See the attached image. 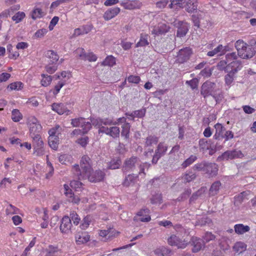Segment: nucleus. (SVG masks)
Listing matches in <instances>:
<instances>
[{"instance_id": "nucleus-35", "label": "nucleus", "mask_w": 256, "mask_h": 256, "mask_svg": "<svg viewBox=\"0 0 256 256\" xmlns=\"http://www.w3.org/2000/svg\"><path fill=\"white\" fill-rule=\"evenodd\" d=\"M214 69V67L210 68L209 66H206L200 71L198 76L206 78H209L212 76Z\"/></svg>"}, {"instance_id": "nucleus-41", "label": "nucleus", "mask_w": 256, "mask_h": 256, "mask_svg": "<svg viewBox=\"0 0 256 256\" xmlns=\"http://www.w3.org/2000/svg\"><path fill=\"white\" fill-rule=\"evenodd\" d=\"M6 50L10 54L8 56V58L10 59L16 60L19 56V53L18 52L15 51L14 52H13L12 46L11 44H8L7 45Z\"/></svg>"}, {"instance_id": "nucleus-64", "label": "nucleus", "mask_w": 256, "mask_h": 256, "mask_svg": "<svg viewBox=\"0 0 256 256\" xmlns=\"http://www.w3.org/2000/svg\"><path fill=\"white\" fill-rule=\"evenodd\" d=\"M58 247H54L52 245L49 246L46 256H54V254L58 252Z\"/></svg>"}, {"instance_id": "nucleus-56", "label": "nucleus", "mask_w": 256, "mask_h": 256, "mask_svg": "<svg viewBox=\"0 0 256 256\" xmlns=\"http://www.w3.org/2000/svg\"><path fill=\"white\" fill-rule=\"evenodd\" d=\"M69 218H70L71 221H73L74 224L78 225L80 220V218L76 212L72 211L70 212Z\"/></svg>"}, {"instance_id": "nucleus-42", "label": "nucleus", "mask_w": 256, "mask_h": 256, "mask_svg": "<svg viewBox=\"0 0 256 256\" xmlns=\"http://www.w3.org/2000/svg\"><path fill=\"white\" fill-rule=\"evenodd\" d=\"M197 156L194 155H191L188 158H186L182 164V168H186L192 164L194 162L197 160Z\"/></svg>"}, {"instance_id": "nucleus-13", "label": "nucleus", "mask_w": 256, "mask_h": 256, "mask_svg": "<svg viewBox=\"0 0 256 256\" xmlns=\"http://www.w3.org/2000/svg\"><path fill=\"white\" fill-rule=\"evenodd\" d=\"M242 62L240 60H238L237 58L234 60H232L227 64L226 70L233 72L236 74L238 70H240L242 68Z\"/></svg>"}, {"instance_id": "nucleus-44", "label": "nucleus", "mask_w": 256, "mask_h": 256, "mask_svg": "<svg viewBox=\"0 0 256 256\" xmlns=\"http://www.w3.org/2000/svg\"><path fill=\"white\" fill-rule=\"evenodd\" d=\"M120 130L118 126H112L110 128L109 136L113 138H117L120 136Z\"/></svg>"}, {"instance_id": "nucleus-17", "label": "nucleus", "mask_w": 256, "mask_h": 256, "mask_svg": "<svg viewBox=\"0 0 256 256\" xmlns=\"http://www.w3.org/2000/svg\"><path fill=\"white\" fill-rule=\"evenodd\" d=\"M120 11L118 7L110 8L104 13L103 18L105 20H109L117 16Z\"/></svg>"}, {"instance_id": "nucleus-52", "label": "nucleus", "mask_w": 256, "mask_h": 256, "mask_svg": "<svg viewBox=\"0 0 256 256\" xmlns=\"http://www.w3.org/2000/svg\"><path fill=\"white\" fill-rule=\"evenodd\" d=\"M32 18L35 20L38 18H40L42 16V12L40 8H35L32 11Z\"/></svg>"}, {"instance_id": "nucleus-61", "label": "nucleus", "mask_w": 256, "mask_h": 256, "mask_svg": "<svg viewBox=\"0 0 256 256\" xmlns=\"http://www.w3.org/2000/svg\"><path fill=\"white\" fill-rule=\"evenodd\" d=\"M36 237L33 238V239L30 242L28 246L27 247H26V248L24 250V251L22 252L21 256H27L28 252V251H30V248L34 246L35 243H36Z\"/></svg>"}, {"instance_id": "nucleus-20", "label": "nucleus", "mask_w": 256, "mask_h": 256, "mask_svg": "<svg viewBox=\"0 0 256 256\" xmlns=\"http://www.w3.org/2000/svg\"><path fill=\"white\" fill-rule=\"evenodd\" d=\"M122 164V160L120 157H116L112 158L108 163L107 170H116L120 168Z\"/></svg>"}, {"instance_id": "nucleus-26", "label": "nucleus", "mask_w": 256, "mask_h": 256, "mask_svg": "<svg viewBox=\"0 0 256 256\" xmlns=\"http://www.w3.org/2000/svg\"><path fill=\"white\" fill-rule=\"evenodd\" d=\"M138 176L134 174H128L126 176L125 178L122 182L124 186L128 187L131 184H134Z\"/></svg>"}, {"instance_id": "nucleus-62", "label": "nucleus", "mask_w": 256, "mask_h": 256, "mask_svg": "<svg viewBox=\"0 0 256 256\" xmlns=\"http://www.w3.org/2000/svg\"><path fill=\"white\" fill-rule=\"evenodd\" d=\"M48 30L46 28H41L38 30L34 34V36L36 38H42L44 34L48 32Z\"/></svg>"}, {"instance_id": "nucleus-50", "label": "nucleus", "mask_w": 256, "mask_h": 256, "mask_svg": "<svg viewBox=\"0 0 256 256\" xmlns=\"http://www.w3.org/2000/svg\"><path fill=\"white\" fill-rule=\"evenodd\" d=\"M24 86V84L20 82H12L8 86V88L11 90H21Z\"/></svg>"}, {"instance_id": "nucleus-33", "label": "nucleus", "mask_w": 256, "mask_h": 256, "mask_svg": "<svg viewBox=\"0 0 256 256\" xmlns=\"http://www.w3.org/2000/svg\"><path fill=\"white\" fill-rule=\"evenodd\" d=\"M148 35L146 34H141L140 39L138 42L136 44V47L145 46L149 44L148 41Z\"/></svg>"}, {"instance_id": "nucleus-8", "label": "nucleus", "mask_w": 256, "mask_h": 256, "mask_svg": "<svg viewBox=\"0 0 256 256\" xmlns=\"http://www.w3.org/2000/svg\"><path fill=\"white\" fill-rule=\"evenodd\" d=\"M106 174L100 170H92L91 172H89L88 178L92 182H98L104 180Z\"/></svg>"}, {"instance_id": "nucleus-59", "label": "nucleus", "mask_w": 256, "mask_h": 256, "mask_svg": "<svg viewBox=\"0 0 256 256\" xmlns=\"http://www.w3.org/2000/svg\"><path fill=\"white\" fill-rule=\"evenodd\" d=\"M216 238V236L212 234L211 232H207L202 236V240L204 243L208 242L210 240H214Z\"/></svg>"}, {"instance_id": "nucleus-57", "label": "nucleus", "mask_w": 256, "mask_h": 256, "mask_svg": "<svg viewBox=\"0 0 256 256\" xmlns=\"http://www.w3.org/2000/svg\"><path fill=\"white\" fill-rule=\"evenodd\" d=\"M186 84L188 85L192 90L197 89L198 84V80L196 78H193L190 80L186 81Z\"/></svg>"}, {"instance_id": "nucleus-31", "label": "nucleus", "mask_w": 256, "mask_h": 256, "mask_svg": "<svg viewBox=\"0 0 256 256\" xmlns=\"http://www.w3.org/2000/svg\"><path fill=\"white\" fill-rule=\"evenodd\" d=\"M187 1H188V4L187 3L186 6L184 8L185 10L189 13L194 12L195 11L196 12L198 7L196 2H194L192 0H187Z\"/></svg>"}, {"instance_id": "nucleus-22", "label": "nucleus", "mask_w": 256, "mask_h": 256, "mask_svg": "<svg viewBox=\"0 0 256 256\" xmlns=\"http://www.w3.org/2000/svg\"><path fill=\"white\" fill-rule=\"evenodd\" d=\"M168 150V146L165 145L164 142H160L155 150L154 154L160 158L164 156Z\"/></svg>"}, {"instance_id": "nucleus-10", "label": "nucleus", "mask_w": 256, "mask_h": 256, "mask_svg": "<svg viewBox=\"0 0 256 256\" xmlns=\"http://www.w3.org/2000/svg\"><path fill=\"white\" fill-rule=\"evenodd\" d=\"M189 244L193 246L192 250L194 253L198 252L205 246V243L202 239L194 236L191 238Z\"/></svg>"}, {"instance_id": "nucleus-32", "label": "nucleus", "mask_w": 256, "mask_h": 256, "mask_svg": "<svg viewBox=\"0 0 256 256\" xmlns=\"http://www.w3.org/2000/svg\"><path fill=\"white\" fill-rule=\"evenodd\" d=\"M52 110L58 114L62 115L66 112V108L64 104L54 103L52 106Z\"/></svg>"}, {"instance_id": "nucleus-49", "label": "nucleus", "mask_w": 256, "mask_h": 256, "mask_svg": "<svg viewBox=\"0 0 256 256\" xmlns=\"http://www.w3.org/2000/svg\"><path fill=\"white\" fill-rule=\"evenodd\" d=\"M25 16L26 14L24 12H18L12 17V20L15 21L16 23H18L20 22Z\"/></svg>"}, {"instance_id": "nucleus-25", "label": "nucleus", "mask_w": 256, "mask_h": 256, "mask_svg": "<svg viewBox=\"0 0 256 256\" xmlns=\"http://www.w3.org/2000/svg\"><path fill=\"white\" fill-rule=\"evenodd\" d=\"M213 142H214L211 140H207L206 138H200L198 142L200 151L204 152L207 150L208 147L210 144H212Z\"/></svg>"}, {"instance_id": "nucleus-16", "label": "nucleus", "mask_w": 256, "mask_h": 256, "mask_svg": "<svg viewBox=\"0 0 256 256\" xmlns=\"http://www.w3.org/2000/svg\"><path fill=\"white\" fill-rule=\"evenodd\" d=\"M216 132L213 136V139L219 141L223 138L224 132L226 131V128L220 123H217L214 126Z\"/></svg>"}, {"instance_id": "nucleus-7", "label": "nucleus", "mask_w": 256, "mask_h": 256, "mask_svg": "<svg viewBox=\"0 0 256 256\" xmlns=\"http://www.w3.org/2000/svg\"><path fill=\"white\" fill-rule=\"evenodd\" d=\"M174 26L177 28L176 36L178 38H182L186 36L189 30L190 25L184 21H178L175 23Z\"/></svg>"}, {"instance_id": "nucleus-46", "label": "nucleus", "mask_w": 256, "mask_h": 256, "mask_svg": "<svg viewBox=\"0 0 256 256\" xmlns=\"http://www.w3.org/2000/svg\"><path fill=\"white\" fill-rule=\"evenodd\" d=\"M158 138L156 136H150L146 138L145 145L146 146H151L152 144H156L158 142Z\"/></svg>"}, {"instance_id": "nucleus-36", "label": "nucleus", "mask_w": 256, "mask_h": 256, "mask_svg": "<svg viewBox=\"0 0 256 256\" xmlns=\"http://www.w3.org/2000/svg\"><path fill=\"white\" fill-rule=\"evenodd\" d=\"M220 186L221 183L219 180L216 181L212 183L209 190L210 194L212 196L217 194L220 190Z\"/></svg>"}, {"instance_id": "nucleus-5", "label": "nucleus", "mask_w": 256, "mask_h": 256, "mask_svg": "<svg viewBox=\"0 0 256 256\" xmlns=\"http://www.w3.org/2000/svg\"><path fill=\"white\" fill-rule=\"evenodd\" d=\"M192 54V50L190 47L180 50L178 52L176 62L180 64H183L186 62L190 58Z\"/></svg>"}, {"instance_id": "nucleus-19", "label": "nucleus", "mask_w": 256, "mask_h": 256, "mask_svg": "<svg viewBox=\"0 0 256 256\" xmlns=\"http://www.w3.org/2000/svg\"><path fill=\"white\" fill-rule=\"evenodd\" d=\"M170 3L168 5V7L175 10L184 8L187 3L188 4V1L187 0H170Z\"/></svg>"}, {"instance_id": "nucleus-4", "label": "nucleus", "mask_w": 256, "mask_h": 256, "mask_svg": "<svg viewBox=\"0 0 256 256\" xmlns=\"http://www.w3.org/2000/svg\"><path fill=\"white\" fill-rule=\"evenodd\" d=\"M71 124L74 127L84 128V133H88L92 128L91 123L86 122V118L82 117L72 119Z\"/></svg>"}, {"instance_id": "nucleus-60", "label": "nucleus", "mask_w": 256, "mask_h": 256, "mask_svg": "<svg viewBox=\"0 0 256 256\" xmlns=\"http://www.w3.org/2000/svg\"><path fill=\"white\" fill-rule=\"evenodd\" d=\"M90 221L91 220L89 216H87L84 217L82 220V223L80 225V228L82 230H85L88 228L90 224Z\"/></svg>"}, {"instance_id": "nucleus-21", "label": "nucleus", "mask_w": 256, "mask_h": 256, "mask_svg": "<svg viewBox=\"0 0 256 256\" xmlns=\"http://www.w3.org/2000/svg\"><path fill=\"white\" fill-rule=\"evenodd\" d=\"M90 236L86 232H78L76 234V240L77 244H80L87 242L90 240Z\"/></svg>"}, {"instance_id": "nucleus-2", "label": "nucleus", "mask_w": 256, "mask_h": 256, "mask_svg": "<svg viewBox=\"0 0 256 256\" xmlns=\"http://www.w3.org/2000/svg\"><path fill=\"white\" fill-rule=\"evenodd\" d=\"M217 89L214 82L208 80L202 84L200 88V94L204 98H206L208 96H212Z\"/></svg>"}, {"instance_id": "nucleus-37", "label": "nucleus", "mask_w": 256, "mask_h": 256, "mask_svg": "<svg viewBox=\"0 0 256 256\" xmlns=\"http://www.w3.org/2000/svg\"><path fill=\"white\" fill-rule=\"evenodd\" d=\"M58 137L48 138V145L52 149L56 150L58 148Z\"/></svg>"}, {"instance_id": "nucleus-14", "label": "nucleus", "mask_w": 256, "mask_h": 256, "mask_svg": "<svg viewBox=\"0 0 256 256\" xmlns=\"http://www.w3.org/2000/svg\"><path fill=\"white\" fill-rule=\"evenodd\" d=\"M170 29V27L165 24H158L157 26H155L152 31L153 34L160 36L165 34Z\"/></svg>"}, {"instance_id": "nucleus-24", "label": "nucleus", "mask_w": 256, "mask_h": 256, "mask_svg": "<svg viewBox=\"0 0 256 256\" xmlns=\"http://www.w3.org/2000/svg\"><path fill=\"white\" fill-rule=\"evenodd\" d=\"M155 254L158 256H170L172 250L165 246H160L154 250Z\"/></svg>"}, {"instance_id": "nucleus-55", "label": "nucleus", "mask_w": 256, "mask_h": 256, "mask_svg": "<svg viewBox=\"0 0 256 256\" xmlns=\"http://www.w3.org/2000/svg\"><path fill=\"white\" fill-rule=\"evenodd\" d=\"M42 76L43 77V78L41 80L42 85L44 86H47L50 84L52 80V76L44 74H42Z\"/></svg>"}, {"instance_id": "nucleus-12", "label": "nucleus", "mask_w": 256, "mask_h": 256, "mask_svg": "<svg viewBox=\"0 0 256 256\" xmlns=\"http://www.w3.org/2000/svg\"><path fill=\"white\" fill-rule=\"evenodd\" d=\"M168 244L172 246H176L178 248H184L187 245L178 236L172 234L168 239Z\"/></svg>"}, {"instance_id": "nucleus-29", "label": "nucleus", "mask_w": 256, "mask_h": 256, "mask_svg": "<svg viewBox=\"0 0 256 256\" xmlns=\"http://www.w3.org/2000/svg\"><path fill=\"white\" fill-rule=\"evenodd\" d=\"M130 127L131 126L130 123L123 124L122 126L121 136L124 137L126 140H129Z\"/></svg>"}, {"instance_id": "nucleus-54", "label": "nucleus", "mask_w": 256, "mask_h": 256, "mask_svg": "<svg viewBox=\"0 0 256 256\" xmlns=\"http://www.w3.org/2000/svg\"><path fill=\"white\" fill-rule=\"evenodd\" d=\"M76 142L82 147L85 148L89 142V138L88 136L81 137L78 138Z\"/></svg>"}, {"instance_id": "nucleus-48", "label": "nucleus", "mask_w": 256, "mask_h": 256, "mask_svg": "<svg viewBox=\"0 0 256 256\" xmlns=\"http://www.w3.org/2000/svg\"><path fill=\"white\" fill-rule=\"evenodd\" d=\"M226 72H228V74L224 76L225 82L226 84L230 85L233 82L236 74L230 71H227Z\"/></svg>"}, {"instance_id": "nucleus-23", "label": "nucleus", "mask_w": 256, "mask_h": 256, "mask_svg": "<svg viewBox=\"0 0 256 256\" xmlns=\"http://www.w3.org/2000/svg\"><path fill=\"white\" fill-rule=\"evenodd\" d=\"M235 232L238 234H243L250 230V227L242 224H236L234 226Z\"/></svg>"}, {"instance_id": "nucleus-63", "label": "nucleus", "mask_w": 256, "mask_h": 256, "mask_svg": "<svg viewBox=\"0 0 256 256\" xmlns=\"http://www.w3.org/2000/svg\"><path fill=\"white\" fill-rule=\"evenodd\" d=\"M128 81L130 83L138 84L140 80V78L138 76L130 75L127 78Z\"/></svg>"}, {"instance_id": "nucleus-9", "label": "nucleus", "mask_w": 256, "mask_h": 256, "mask_svg": "<svg viewBox=\"0 0 256 256\" xmlns=\"http://www.w3.org/2000/svg\"><path fill=\"white\" fill-rule=\"evenodd\" d=\"M238 58L237 54L235 52L228 53L226 54V60H220L217 64L218 68L220 70H224L227 72V64L232 60H236Z\"/></svg>"}, {"instance_id": "nucleus-47", "label": "nucleus", "mask_w": 256, "mask_h": 256, "mask_svg": "<svg viewBox=\"0 0 256 256\" xmlns=\"http://www.w3.org/2000/svg\"><path fill=\"white\" fill-rule=\"evenodd\" d=\"M80 166L82 170L81 172L84 175V176H86L88 178L89 172H91L92 170L90 164H86L85 165H83V164H80Z\"/></svg>"}, {"instance_id": "nucleus-51", "label": "nucleus", "mask_w": 256, "mask_h": 256, "mask_svg": "<svg viewBox=\"0 0 256 256\" xmlns=\"http://www.w3.org/2000/svg\"><path fill=\"white\" fill-rule=\"evenodd\" d=\"M200 18L198 14H192V20L194 24V26L196 28H194L195 30H196L200 28Z\"/></svg>"}, {"instance_id": "nucleus-45", "label": "nucleus", "mask_w": 256, "mask_h": 256, "mask_svg": "<svg viewBox=\"0 0 256 256\" xmlns=\"http://www.w3.org/2000/svg\"><path fill=\"white\" fill-rule=\"evenodd\" d=\"M196 178V174L192 170H188L184 176V179L186 182H190Z\"/></svg>"}, {"instance_id": "nucleus-3", "label": "nucleus", "mask_w": 256, "mask_h": 256, "mask_svg": "<svg viewBox=\"0 0 256 256\" xmlns=\"http://www.w3.org/2000/svg\"><path fill=\"white\" fill-rule=\"evenodd\" d=\"M140 161V158L136 156H132L126 159L122 166V171L124 173L127 172H133Z\"/></svg>"}, {"instance_id": "nucleus-11", "label": "nucleus", "mask_w": 256, "mask_h": 256, "mask_svg": "<svg viewBox=\"0 0 256 256\" xmlns=\"http://www.w3.org/2000/svg\"><path fill=\"white\" fill-rule=\"evenodd\" d=\"M120 5L126 10H134L140 8L142 3L138 0H124L122 1Z\"/></svg>"}, {"instance_id": "nucleus-38", "label": "nucleus", "mask_w": 256, "mask_h": 256, "mask_svg": "<svg viewBox=\"0 0 256 256\" xmlns=\"http://www.w3.org/2000/svg\"><path fill=\"white\" fill-rule=\"evenodd\" d=\"M22 118V116L18 109H14L12 112V119L14 122H18Z\"/></svg>"}, {"instance_id": "nucleus-39", "label": "nucleus", "mask_w": 256, "mask_h": 256, "mask_svg": "<svg viewBox=\"0 0 256 256\" xmlns=\"http://www.w3.org/2000/svg\"><path fill=\"white\" fill-rule=\"evenodd\" d=\"M247 46V44L245 43L242 40H239L235 43V47L238 51V55L240 54V52H242L244 48Z\"/></svg>"}, {"instance_id": "nucleus-43", "label": "nucleus", "mask_w": 256, "mask_h": 256, "mask_svg": "<svg viewBox=\"0 0 256 256\" xmlns=\"http://www.w3.org/2000/svg\"><path fill=\"white\" fill-rule=\"evenodd\" d=\"M29 126L30 135H31V134L32 135L36 134V133L38 134L41 131L42 129V127L40 124H36Z\"/></svg>"}, {"instance_id": "nucleus-27", "label": "nucleus", "mask_w": 256, "mask_h": 256, "mask_svg": "<svg viewBox=\"0 0 256 256\" xmlns=\"http://www.w3.org/2000/svg\"><path fill=\"white\" fill-rule=\"evenodd\" d=\"M82 52L80 54V57L84 60H88L89 62H95L97 60V56L92 52L86 53L84 52V50L82 49Z\"/></svg>"}, {"instance_id": "nucleus-15", "label": "nucleus", "mask_w": 256, "mask_h": 256, "mask_svg": "<svg viewBox=\"0 0 256 256\" xmlns=\"http://www.w3.org/2000/svg\"><path fill=\"white\" fill-rule=\"evenodd\" d=\"M72 226L71 219L68 216H64L61 220L60 230L62 233H67Z\"/></svg>"}, {"instance_id": "nucleus-28", "label": "nucleus", "mask_w": 256, "mask_h": 256, "mask_svg": "<svg viewBox=\"0 0 256 256\" xmlns=\"http://www.w3.org/2000/svg\"><path fill=\"white\" fill-rule=\"evenodd\" d=\"M46 56L50 59V64H56L59 59V56L57 53L53 50H48L46 52Z\"/></svg>"}, {"instance_id": "nucleus-58", "label": "nucleus", "mask_w": 256, "mask_h": 256, "mask_svg": "<svg viewBox=\"0 0 256 256\" xmlns=\"http://www.w3.org/2000/svg\"><path fill=\"white\" fill-rule=\"evenodd\" d=\"M132 113L135 118H142L145 116L146 109V108H142L139 110H134Z\"/></svg>"}, {"instance_id": "nucleus-18", "label": "nucleus", "mask_w": 256, "mask_h": 256, "mask_svg": "<svg viewBox=\"0 0 256 256\" xmlns=\"http://www.w3.org/2000/svg\"><path fill=\"white\" fill-rule=\"evenodd\" d=\"M256 50L252 49L247 44V46L244 48L243 52H240L238 56L243 59H249L253 57L256 54Z\"/></svg>"}, {"instance_id": "nucleus-1", "label": "nucleus", "mask_w": 256, "mask_h": 256, "mask_svg": "<svg viewBox=\"0 0 256 256\" xmlns=\"http://www.w3.org/2000/svg\"><path fill=\"white\" fill-rule=\"evenodd\" d=\"M192 169L194 170L204 172L208 178H214L218 174V166L215 162L204 160L194 164Z\"/></svg>"}, {"instance_id": "nucleus-34", "label": "nucleus", "mask_w": 256, "mask_h": 256, "mask_svg": "<svg viewBox=\"0 0 256 256\" xmlns=\"http://www.w3.org/2000/svg\"><path fill=\"white\" fill-rule=\"evenodd\" d=\"M150 203L152 204H160L162 202V194L159 193H156L152 194L150 198Z\"/></svg>"}, {"instance_id": "nucleus-30", "label": "nucleus", "mask_w": 256, "mask_h": 256, "mask_svg": "<svg viewBox=\"0 0 256 256\" xmlns=\"http://www.w3.org/2000/svg\"><path fill=\"white\" fill-rule=\"evenodd\" d=\"M116 64V59L112 55L107 56L102 62V65L112 67Z\"/></svg>"}, {"instance_id": "nucleus-53", "label": "nucleus", "mask_w": 256, "mask_h": 256, "mask_svg": "<svg viewBox=\"0 0 256 256\" xmlns=\"http://www.w3.org/2000/svg\"><path fill=\"white\" fill-rule=\"evenodd\" d=\"M212 222V220L208 216H204L202 217L200 220H198L196 221V225L204 226L206 225V224H210Z\"/></svg>"}, {"instance_id": "nucleus-40", "label": "nucleus", "mask_w": 256, "mask_h": 256, "mask_svg": "<svg viewBox=\"0 0 256 256\" xmlns=\"http://www.w3.org/2000/svg\"><path fill=\"white\" fill-rule=\"evenodd\" d=\"M212 96L214 98L216 104H220L224 98L222 92L218 88L216 90V92L214 93Z\"/></svg>"}, {"instance_id": "nucleus-6", "label": "nucleus", "mask_w": 256, "mask_h": 256, "mask_svg": "<svg viewBox=\"0 0 256 256\" xmlns=\"http://www.w3.org/2000/svg\"><path fill=\"white\" fill-rule=\"evenodd\" d=\"M244 154L240 150H226L223 152L220 156H218V160H228V159H234L243 157Z\"/></svg>"}]
</instances>
